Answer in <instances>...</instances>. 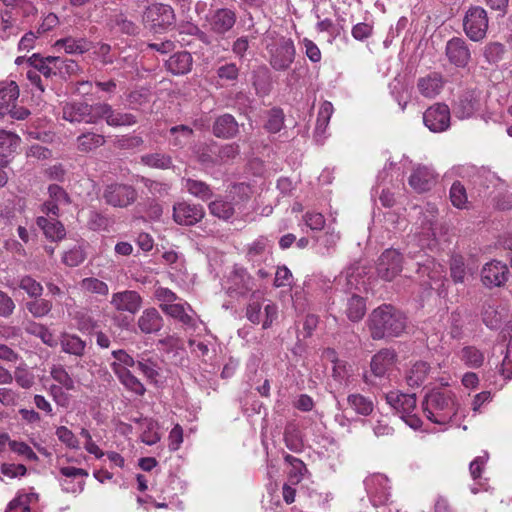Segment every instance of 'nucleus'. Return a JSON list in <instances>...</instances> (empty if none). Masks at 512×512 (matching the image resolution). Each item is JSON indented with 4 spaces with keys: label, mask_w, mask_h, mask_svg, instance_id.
Segmentation results:
<instances>
[{
    "label": "nucleus",
    "mask_w": 512,
    "mask_h": 512,
    "mask_svg": "<svg viewBox=\"0 0 512 512\" xmlns=\"http://www.w3.org/2000/svg\"><path fill=\"white\" fill-rule=\"evenodd\" d=\"M20 143V137L10 131L0 129V167L9 162V157Z\"/></svg>",
    "instance_id": "36"
},
{
    "label": "nucleus",
    "mask_w": 512,
    "mask_h": 512,
    "mask_svg": "<svg viewBox=\"0 0 512 512\" xmlns=\"http://www.w3.org/2000/svg\"><path fill=\"white\" fill-rule=\"evenodd\" d=\"M60 346L62 352L80 358L84 356L87 344L76 334L63 333L60 336Z\"/></svg>",
    "instance_id": "37"
},
{
    "label": "nucleus",
    "mask_w": 512,
    "mask_h": 512,
    "mask_svg": "<svg viewBox=\"0 0 512 512\" xmlns=\"http://www.w3.org/2000/svg\"><path fill=\"white\" fill-rule=\"evenodd\" d=\"M340 239V234L336 231L327 230L323 235L317 238V243L321 247L322 254H329L330 251L335 247L336 243Z\"/></svg>",
    "instance_id": "63"
},
{
    "label": "nucleus",
    "mask_w": 512,
    "mask_h": 512,
    "mask_svg": "<svg viewBox=\"0 0 512 512\" xmlns=\"http://www.w3.org/2000/svg\"><path fill=\"white\" fill-rule=\"evenodd\" d=\"M91 43L84 38L67 37L56 41L55 46L64 49L68 54H82L90 49Z\"/></svg>",
    "instance_id": "44"
},
{
    "label": "nucleus",
    "mask_w": 512,
    "mask_h": 512,
    "mask_svg": "<svg viewBox=\"0 0 512 512\" xmlns=\"http://www.w3.org/2000/svg\"><path fill=\"white\" fill-rule=\"evenodd\" d=\"M284 125V114L279 108H273L269 111L265 129L270 133L279 132Z\"/></svg>",
    "instance_id": "59"
},
{
    "label": "nucleus",
    "mask_w": 512,
    "mask_h": 512,
    "mask_svg": "<svg viewBox=\"0 0 512 512\" xmlns=\"http://www.w3.org/2000/svg\"><path fill=\"white\" fill-rule=\"evenodd\" d=\"M56 66L58 68L57 75L61 79H66L76 74L79 70V65L76 61L64 57H59V62Z\"/></svg>",
    "instance_id": "64"
},
{
    "label": "nucleus",
    "mask_w": 512,
    "mask_h": 512,
    "mask_svg": "<svg viewBox=\"0 0 512 512\" xmlns=\"http://www.w3.org/2000/svg\"><path fill=\"white\" fill-rule=\"evenodd\" d=\"M59 478L62 490L67 493H81L84 489V477L88 476V472L82 468L73 466H65L60 469Z\"/></svg>",
    "instance_id": "20"
},
{
    "label": "nucleus",
    "mask_w": 512,
    "mask_h": 512,
    "mask_svg": "<svg viewBox=\"0 0 512 512\" xmlns=\"http://www.w3.org/2000/svg\"><path fill=\"white\" fill-rule=\"evenodd\" d=\"M80 285L83 290L90 293L107 295L109 292L108 285L104 281L94 277L84 278Z\"/></svg>",
    "instance_id": "58"
},
{
    "label": "nucleus",
    "mask_w": 512,
    "mask_h": 512,
    "mask_svg": "<svg viewBox=\"0 0 512 512\" xmlns=\"http://www.w3.org/2000/svg\"><path fill=\"white\" fill-rule=\"evenodd\" d=\"M137 326L143 334H156L163 328L164 319L156 308H146L138 317Z\"/></svg>",
    "instance_id": "28"
},
{
    "label": "nucleus",
    "mask_w": 512,
    "mask_h": 512,
    "mask_svg": "<svg viewBox=\"0 0 512 512\" xmlns=\"http://www.w3.org/2000/svg\"><path fill=\"white\" fill-rule=\"evenodd\" d=\"M28 64L32 68H36L40 75H43L44 81L48 83L57 75V66L59 62V56H47L42 57L40 54H33L27 60Z\"/></svg>",
    "instance_id": "30"
},
{
    "label": "nucleus",
    "mask_w": 512,
    "mask_h": 512,
    "mask_svg": "<svg viewBox=\"0 0 512 512\" xmlns=\"http://www.w3.org/2000/svg\"><path fill=\"white\" fill-rule=\"evenodd\" d=\"M387 403L395 410L399 417L412 429L417 430L422 425V420L415 413V394H405L399 391H391L385 396Z\"/></svg>",
    "instance_id": "3"
},
{
    "label": "nucleus",
    "mask_w": 512,
    "mask_h": 512,
    "mask_svg": "<svg viewBox=\"0 0 512 512\" xmlns=\"http://www.w3.org/2000/svg\"><path fill=\"white\" fill-rule=\"evenodd\" d=\"M19 97L18 85L11 81L0 86V119L7 115Z\"/></svg>",
    "instance_id": "38"
},
{
    "label": "nucleus",
    "mask_w": 512,
    "mask_h": 512,
    "mask_svg": "<svg viewBox=\"0 0 512 512\" xmlns=\"http://www.w3.org/2000/svg\"><path fill=\"white\" fill-rule=\"evenodd\" d=\"M28 334L34 335L41 339V341L49 347H55L57 341L53 333L44 325L34 321H28L24 327Z\"/></svg>",
    "instance_id": "45"
},
{
    "label": "nucleus",
    "mask_w": 512,
    "mask_h": 512,
    "mask_svg": "<svg viewBox=\"0 0 512 512\" xmlns=\"http://www.w3.org/2000/svg\"><path fill=\"white\" fill-rule=\"evenodd\" d=\"M422 407L427 419L439 425H447L457 413L451 392L431 391L425 396Z\"/></svg>",
    "instance_id": "2"
},
{
    "label": "nucleus",
    "mask_w": 512,
    "mask_h": 512,
    "mask_svg": "<svg viewBox=\"0 0 512 512\" xmlns=\"http://www.w3.org/2000/svg\"><path fill=\"white\" fill-rule=\"evenodd\" d=\"M112 356L115 361L110 364V367L114 373L115 367H119L120 369H129V367H133L137 364V360L123 349L112 351Z\"/></svg>",
    "instance_id": "57"
},
{
    "label": "nucleus",
    "mask_w": 512,
    "mask_h": 512,
    "mask_svg": "<svg viewBox=\"0 0 512 512\" xmlns=\"http://www.w3.org/2000/svg\"><path fill=\"white\" fill-rule=\"evenodd\" d=\"M454 173L461 178H472L475 183H479L483 186L488 187L489 183L500 182L501 179L492 171L485 169L484 167L478 168L472 164L459 165L453 168Z\"/></svg>",
    "instance_id": "23"
},
{
    "label": "nucleus",
    "mask_w": 512,
    "mask_h": 512,
    "mask_svg": "<svg viewBox=\"0 0 512 512\" xmlns=\"http://www.w3.org/2000/svg\"><path fill=\"white\" fill-rule=\"evenodd\" d=\"M270 65L277 71L287 70L295 58V47L291 39L280 42L270 50Z\"/></svg>",
    "instance_id": "19"
},
{
    "label": "nucleus",
    "mask_w": 512,
    "mask_h": 512,
    "mask_svg": "<svg viewBox=\"0 0 512 512\" xmlns=\"http://www.w3.org/2000/svg\"><path fill=\"white\" fill-rule=\"evenodd\" d=\"M136 365L138 370L146 377L150 383H158L161 368L157 359H153L142 354L138 356Z\"/></svg>",
    "instance_id": "40"
},
{
    "label": "nucleus",
    "mask_w": 512,
    "mask_h": 512,
    "mask_svg": "<svg viewBox=\"0 0 512 512\" xmlns=\"http://www.w3.org/2000/svg\"><path fill=\"white\" fill-rule=\"evenodd\" d=\"M402 255L395 249H386L378 258L376 271L379 278L392 281L402 271Z\"/></svg>",
    "instance_id": "13"
},
{
    "label": "nucleus",
    "mask_w": 512,
    "mask_h": 512,
    "mask_svg": "<svg viewBox=\"0 0 512 512\" xmlns=\"http://www.w3.org/2000/svg\"><path fill=\"white\" fill-rule=\"evenodd\" d=\"M193 58L187 51H181L173 54L166 61V68L173 75H185L192 69Z\"/></svg>",
    "instance_id": "34"
},
{
    "label": "nucleus",
    "mask_w": 512,
    "mask_h": 512,
    "mask_svg": "<svg viewBox=\"0 0 512 512\" xmlns=\"http://www.w3.org/2000/svg\"><path fill=\"white\" fill-rule=\"evenodd\" d=\"M98 102L88 104L86 102L66 103L62 108V118L71 123H98Z\"/></svg>",
    "instance_id": "6"
},
{
    "label": "nucleus",
    "mask_w": 512,
    "mask_h": 512,
    "mask_svg": "<svg viewBox=\"0 0 512 512\" xmlns=\"http://www.w3.org/2000/svg\"><path fill=\"white\" fill-rule=\"evenodd\" d=\"M76 143L79 151L90 152L103 146L105 144V138L101 134L86 132L77 137Z\"/></svg>",
    "instance_id": "43"
},
{
    "label": "nucleus",
    "mask_w": 512,
    "mask_h": 512,
    "mask_svg": "<svg viewBox=\"0 0 512 512\" xmlns=\"http://www.w3.org/2000/svg\"><path fill=\"white\" fill-rule=\"evenodd\" d=\"M348 405L359 415L368 416L374 409L373 401L362 394H350L347 398Z\"/></svg>",
    "instance_id": "47"
},
{
    "label": "nucleus",
    "mask_w": 512,
    "mask_h": 512,
    "mask_svg": "<svg viewBox=\"0 0 512 512\" xmlns=\"http://www.w3.org/2000/svg\"><path fill=\"white\" fill-rule=\"evenodd\" d=\"M506 52L504 44L500 42H489L483 48V56L489 64L500 62Z\"/></svg>",
    "instance_id": "53"
},
{
    "label": "nucleus",
    "mask_w": 512,
    "mask_h": 512,
    "mask_svg": "<svg viewBox=\"0 0 512 512\" xmlns=\"http://www.w3.org/2000/svg\"><path fill=\"white\" fill-rule=\"evenodd\" d=\"M103 198L108 205L124 208L135 202L137 193L130 185L112 183L105 187Z\"/></svg>",
    "instance_id": "11"
},
{
    "label": "nucleus",
    "mask_w": 512,
    "mask_h": 512,
    "mask_svg": "<svg viewBox=\"0 0 512 512\" xmlns=\"http://www.w3.org/2000/svg\"><path fill=\"white\" fill-rule=\"evenodd\" d=\"M222 287L229 297L239 299L254 290L255 282L245 268L235 265L223 281Z\"/></svg>",
    "instance_id": "5"
},
{
    "label": "nucleus",
    "mask_w": 512,
    "mask_h": 512,
    "mask_svg": "<svg viewBox=\"0 0 512 512\" xmlns=\"http://www.w3.org/2000/svg\"><path fill=\"white\" fill-rule=\"evenodd\" d=\"M285 461L291 466L289 471V479L294 483H298L301 480L304 472L307 471L304 462L292 455H286Z\"/></svg>",
    "instance_id": "61"
},
{
    "label": "nucleus",
    "mask_w": 512,
    "mask_h": 512,
    "mask_svg": "<svg viewBox=\"0 0 512 512\" xmlns=\"http://www.w3.org/2000/svg\"><path fill=\"white\" fill-rule=\"evenodd\" d=\"M160 309L167 316L179 321L183 326L195 328L197 315L187 302L160 303Z\"/></svg>",
    "instance_id": "15"
},
{
    "label": "nucleus",
    "mask_w": 512,
    "mask_h": 512,
    "mask_svg": "<svg viewBox=\"0 0 512 512\" xmlns=\"http://www.w3.org/2000/svg\"><path fill=\"white\" fill-rule=\"evenodd\" d=\"M52 302L43 299V298H35L34 301H29L26 303L27 310L32 314L35 318H42L48 315L52 310Z\"/></svg>",
    "instance_id": "56"
},
{
    "label": "nucleus",
    "mask_w": 512,
    "mask_h": 512,
    "mask_svg": "<svg viewBox=\"0 0 512 512\" xmlns=\"http://www.w3.org/2000/svg\"><path fill=\"white\" fill-rule=\"evenodd\" d=\"M37 226L43 231L44 235L52 241H60L66 235L64 225L54 218L39 216L36 219Z\"/></svg>",
    "instance_id": "35"
},
{
    "label": "nucleus",
    "mask_w": 512,
    "mask_h": 512,
    "mask_svg": "<svg viewBox=\"0 0 512 512\" xmlns=\"http://www.w3.org/2000/svg\"><path fill=\"white\" fill-rule=\"evenodd\" d=\"M49 198L42 205V212L55 217L59 216L60 207L69 205L71 202L68 193L58 184L48 186Z\"/></svg>",
    "instance_id": "24"
},
{
    "label": "nucleus",
    "mask_w": 512,
    "mask_h": 512,
    "mask_svg": "<svg viewBox=\"0 0 512 512\" xmlns=\"http://www.w3.org/2000/svg\"><path fill=\"white\" fill-rule=\"evenodd\" d=\"M171 135L170 144L173 147L182 148L192 139L194 131L187 125H176L169 129Z\"/></svg>",
    "instance_id": "46"
},
{
    "label": "nucleus",
    "mask_w": 512,
    "mask_h": 512,
    "mask_svg": "<svg viewBox=\"0 0 512 512\" xmlns=\"http://www.w3.org/2000/svg\"><path fill=\"white\" fill-rule=\"evenodd\" d=\"M246 257L254 266L271 261L272 253L268 240L264 237L256 239L248 246Z\"/></svg>",
    "instance_id": "32"
},
{
    "label": "nucleus",
    "mask_w": 512,
    "mask_h": 512,
    "mask_svg": "<svg viewBox=\"0 0 512 512\" xmlns=\"http://www.w3.org/2000/svg\"><path fill=\"white\" fill-rule=\"evenodd\" d=\"M450 120V108L444 103H435L423 113V123L433 133H441L448 130Z\"/></svg>",
    "instance_id": "10"
},
{
    "label": "nucleus",
    "mask_w": 512,
    "mask_h": 512,
    "mask_svg": "<svg viewBox=\"0 0 512 512\" xmlns=\"http://www.w3.org/2000/svg\"><path fill=\"white\" fill-rule=\"evenodd\" d=\"M18 287L24 290L31 298H39L43 294V286L30 275L19 278Z\"/></svg>",
    "instance_id": "55"
},
{
    "label": "nucleus",
    "mask_w": 512,
    "mask_h": 512,
    "mask_svg": "<svg viewBox=\"0 0 512 512\" xmlns=\"http://www.w3.org/2000/svg\"><path fill=\"white\" fill-rule=\"evenodd\" d=\"M445 84L439 72H431L417 80V90L421 96L432 99L440 94Z\"/></svg>",
    "instance_id": "27"
},
{
    "label": "nucleus",
    "mask_w": 512,
    "mask_h": 512,
    "mask_svg": "<svg viewBox=\"0 0 512 512\" xmlns=\"http://www.w3.org/2000/svg\"><path fill=\"white\" fill-rule=\"evenodd\" d=\"M204 215L205 211L201 205L179 202L173 206V219L179 225H195Z\"/></svg>",
    "instance_id": "22"
},
{
    "label": "nucleus",
    "mask_w": 512,
    "mask_h": 512,
    "mask_svg": "<svg viewBox=\"0 0 512 512\" xmlns=\"http://www.w3.org/2000/svg\"><path fill=\"white\" fill-rule=\"evenodd\" d=\"M143 20L150 24L151 28L157 32L174 25L176 16L174 9L170 5L153 3L145 9Z\"/></svg>",
    "instance_id": "9"
},
{
    "label": "nucleus",
    "mask_w": 512,
    "mask_h": 512,
    "mask_svg": "<svg viewBox=\"0 0 512 512\" xmlns=\"http://www.w3.org/2000/svg\"><path fill=\"white\" fill-rule=\"evenodd\" d=\"M509 269L506 264L493 260L481 270V281L488 288L500 287L508 280Z\"/></svg>",
    "instance_id": "21"
},
{
    "label": "nucleus",
    "mask_w": 512,
    "mask_h": 512,
    "mask_svg": "<svg viewBox=\"0 0 512 512\" xmlns=\"http://www.w3.org/2000/svg\"><path fill=\"white\" fill-rule=\"evenodd\" d=\"M115 375L120 383L130 392L138 396L145 394V386L135 375L131 373L129 369H120L119 367H115Z\"/></svg>",
    "instance_id": "39"
},
{
    "label": "nucleus",
    "mask_w": 512,
    "mask_h": 512,
    "mask_svg": "<svg viewBox=\"0 0 512 512\" xmlns=\"http://www.w3.org/2000/svg\"><path fill=\"white\" fill-rule=\"evenodd\" d=\"M333 111V105L329 101H324L319 108L314 130V139L319 144H323L324 140L326 139V130Z\"/></svg>",
    "instance_id": "33"
},
{
    "label": "nucleus",
    "mask_w": 512,
    "mask_h": 512,
    "mask_svg": "<svg viewBox=\"0 0 512 512\" xmlns=\"http://www.w3.org/2000/svg\"><path fill=\"white\" fill-rule=\"evenodd\" d=\"M431 366L426 361H416L410 364L404 374L406 384L411 388H418L425 384L431 373Z\"/></svg>",
    "instance_id": "29"
},
{
    "label": "nucleus",
    "mask_w": 512,
    "mask_h": 512,
    "mask_svg": "<svg viewBox=\"0 0 512 512\" xmlns=\"http://www.w3.org/2000/svg\"><path fill=\"white\" fill-rule=\"evenodd\" d=\"M111 306L119 313L135 315L142 306V297L137 291L124 290L112 294Z\"/></svg>",
    "instance_id": "16"
},
{
    "label": "nucleus",
    "mask_w": 512,
    "mask_h": 512,
    "mask_svg": "<svg viewBox=\"0 0 512 512\" xmlns=\"http://www.w3.org/2000/svg\"><path fill=\"white\" fill-rule=\"evenodd\" d=\"M212 132L217 138L231 139L238 134L239 125L233 115L225 113L215 119Z\"/></svg>",
    "instance_id": "31"
},
{
    "label": "nucleus",
    "mask_w": 512,
    "mask_h": 512,
    "mask_svg": "<svg viewBox=\"0 0 512 512\" xmlns=\"http://www.w3.org/2000/svg\"><path fill=\"white\" fill-rule=\"evenodd\" d=\"M461 361L470 368H479L485 360L484 353L475 346H465L460 352Z\"/></svg>",
    "instance_id": "50"
},
{
    "label": "nucleus",
    "mask_w": 512,
    "mask_h": 512,
    "mask_svg": "<svg viewBox=\"0 0 512 512\" xmlns=\"http://www.w3.org/2000/svg\"><path fill=\"white\" fill-rule=\"evenodd\" d=\"M362 272L363 268L358 263L350 265L335 277L334 282L336 287H340L345 292L360 290V285H364Z\"/></svg>",
    "instance_id": "25"
},
{
    "label": "nucleus",
    "mask_w": 512,
    "mask_h": 512,
    "mask_svg": "<svg viewBox=\"0 0 512 512\" xmlns=\"http://www.w3.org/2000/svg\"><path fill=\"white\" fill-rule=\"evenodd\" d=\"M406 327V315L391 304H382L375 308L368 318V328L374 340L399 337Z\"/></svg>",
    "instance_id": "1"
},
{
    "label": "nucleus",
    "mask_w": 512,
    "mask_h": 512,
    "mask_svg": "<svg viewBox=\"0 0 512 512\" xmlns=\"http://www.w3.org/2000/svg\"><path fill=\"white\" fill-rule=\"evenodd\" d=\"M210 213L219 219L229 220L234 216L235 207L230 201L216 199L209 204Z\"/></svg>",
    "instance_id": "51"
},
{
    "label": "nucleus",
    "mask_w": 512,
    "mask_h": 512,
    "mask_svg": "<svg viewBox=\"0 0 512 512\" xmlns=\"http://www.w3.org/2000/svg\"><path fill=\"white\" fill-rule=\"evenodd\" d=\"M465 35L473 42L482 41L488 32L489 17L487 11L478 5L470 6L462 21Z\"/></svg>",
    "instance_id": "4"
},
{
    "label": "nucleus",
    "mask_w": 512,
    "mask_h": 512,
    "mask_svg": "<svg viewBox=\"0 0 512 512\" xmlns=\"http://www.w3.org/2000/svg\"><path fill=\"white\" fill-rule=\"evenodd\" d=\"M481 107V91L476 88L464 90L455 102L453 110L457 118L472 117Z\"/></svg>",
    "instance_id": "14"
},
{
    "label": "nucleus",
    "mask_w": 512,
    "mask_h": 512,
    "mask_svg": "<svg viewBox=\"0 0 512 512\" xmlns=\"http://www.w3.org/2000/svg\"><path fill=\"white\" fill-rule=\"evenodd\" d=\"M50 376L57 382V385L64 387L68 391L74 390L76 387L74 379L61 364L53 365L50 368Z\"/></svg>",
    "instance_id": "52"
},
{
    "label": "nucleus",
    "mask_w": 512,
    "mask_h": 512,
    "mask_svg": "<svg viewBox=\"0 0 512 512\" xmlns=\"http://www.w3.org/2000/svg\"><path fill=\"white\" fill-rule=\"evenodd\" d=\"M109 225H110V219L106 215H104L96 210L90 211L89 217L87 220V226L90 230H92V231L107 230Z\"/></svg>",
    "instance_id": "60"
},
{
    "label": "nucleus",
    "mask_w": 512,
    "mask_h": 512,
    "mask_svg": "<svg viewBox=\"0 0 512 512\" xmlns=\"http://www.w3.org/2000/svg\"><path fill=\"white\" fill-rule=\"evenodd\" d=\"M183 187L193 196L207 201L213 197V190L204 181L187 178L183 179Z\"/></svg>",
    "instance_id": "42"
},
{
    "label": "nucleus",
    "mask_w": 512,
    "mask_h": 512,
    "mask_svg": "<svg viewBox=\"0 0 512 512\" xmlns=\"http://www.w3.org/2000/svg\"><path fill=\"white\" fill-rule=\"evenodd\" d=\"M111 24L113 28L127 35H136L139 31V27L123 13L114 15L111 18Z\"/></svg>",
    "instance_id": "54"
},
{
    "label": "nucleus",
    "mask_w": 512,
    "mask_h": 512,
    "mask_svg": "<svg viewBox=\"0 0 512 512\" xmlns=\"http://www.w3.org/2000/svg\"><path fill=\"white\" fill-rule=\"evenodd\" d=\"M127 102L130 109L139 110L149 102V92L146 89H136L128 93Z\"/></svg>",
    "instance_id": "62"
},
{
    "label": "nucleus",
    "mask_w": 512,
    "mask_h": 512,
    "mask_svg": "<svg viewBox=\"0 0 512 512\" xmlns=\"http://www.w3.org/2000/svg\"><path fill=\"white\" fill-rule=\"evenodd\" d=\"M140 162L150 168L166 170L173 167L172 157L163 152L144 154L140 157Z\"/></svg>",
    "instance_id": "41"
},
{
    "label": "nucleus",
    "mask_w": 512,
    "mask_h": 512,
    "mask_svg": "<svg viewBox=\"0 0 512 512\" xmlns=\"http://www.w3.org/2000/svg\"><path fill=\"white\" fill-rule=\"evenodd\" d=\"M397 360V354L392 349H381L373 357L370 362V374L365 373L363 376L364 382L373 384L372 377L378 379H385L388 377L389 372L392 370Z\"/></svg>",
    "instance_id": "7"
},
{
    "label": "nucleus",
    "mask_w": 512,
    "mask_h": 512,
    "mask_svg": "<svg viewBox=\"0 0 512 512\" xmlns=\"http://www.w3.org/2000/svg\"><path fill=\"white\" fill-rule=\"evenodd\" d=\"M436 180V174L434 170L426 165L416 166L410 177L409 185L419 193L428 191L432 188Z\"/></svg>",
    "instance_id": "26"
},
{
    "label": "nucleus",
    "mask_w": 512,
    "mask_h": 512,
    "mask_svg": "<svg viewBox=\"0 0 512 512\" xmlns=\"http://www.w3.org/2000/svg\"><path fill=\"white\" fill-rule=\"evenodd\" d=\"M211 33L223 37L229 33L237 21V13L232 8H217L211 10L205 17Z\"/></svg>",
    "instance_id": "8"
},
{
    "label": "nucleus",
    "mask_w": 512,
    "mask_h": 512,
    "mask_svg": "<svg viewBox=\"0 0 512 512\" xmlns=\"http://www.w3.org/2000/svg\"><path fill=\"white\" fill-rule=\"evenodd\" d=\"M35 493L19 494L9 502L5 512H31V504L37 502Z\"/></svg>",
    "instance_id": "49"
},
{
    "label": "nucleus",
    "mask_w": 512,
    "mask_h": 512,
    "mask_svg": "<svg viewBox=\"0 0 512 512\" xmlns=\"http://www.w3.org/2000/svg\"><path fill=\"white\" fill-rule=\"evenodd\" d=\"M366 492L374 506L384 505L390 498L389 479L381 473H375L364 480Z\"/></svg>",
    "instance_id": "12"
},
{
    "label": "nucleus",
    "mask_w": 512,
    "mask_h": 512,
    "mask_svg": "<svg viewBox=\"0 0 512 512\" xmlns=\"http://www.w3.org/2000/svg\"><path fill=\"white\" fill-rule=\"evenodd\" d=\"M366 313L365 299L359 295L353 294L347 302L346 314L349 320L358 322Z\"/></svg>",
    "instance_id": "48"
},
{
    "label": "nucleus",
    "mask_w": 512,
    "mask_h": 512,
    "mask_svg": "<svg viewBox=\"0 0 512 512\" xmlns=\"http://www.w3.org/2000/svg\"><path fill=\"white\" fill-rule=\"evenodd\" d=\"M445 54L448 61L458 68H465L471 60L469 45L461 37H453L447 41Z\"/></svg>",
    "instance_id": "17"
},
{
    "label": "nucleus",
    "mask_w": 512,
    "mask_h": 512,
    "mask_svg": "<svg viewBox=\"0 0 512 512\" xmlns=\"http://www.w3.org/2000/svg\"><path fill=\"white\" fill-rule=\"evenodd\" d=\"M98 108V123L105 120L110 127L132 126L137 123L135 115L117 111L106 102H98Z\"/></svg>",
    "instance_id": "18"
}]
</instances>
